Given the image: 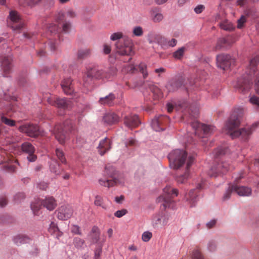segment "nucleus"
<instances>
[{"label": "nucleus", "instance_id": "nucleus-61", "mask_svg": "<svg viewBox=\"0 0 259 259\" xmlns=\"http://www.w3.org/2000/svg\"><path fill=\"white\" fill-rule=\"evenodd\" d=\"M37 187L41 190H46L48 187V184L44 182H41L37 184Z\"/></svg>", "mask_w": 259, "mask_h": 259}, {"label": "nucleus", "instance_id": "nucleus-44", "mask_svg": "<svg viewBox=\"0 0 259 259\" xmlns=\"http://www.w3.org/2000/svg\"><path fill=\"white\" fill-rule=\"evenodd\" d=\"M48 31L50 32L51 34H57V37H59V35L58 34L59 32L58 26L56 24H52L48 27Z\"/></svg>", "mask_w": 259, "mask_h": 259}, {"label": "nucleus", "instance_id": "nucleus-34", "mask_svg": "<svg viewBox=\"0 0 259 259\" xmlns=\"http://www.w3.org/2000/svg\"><path fill=\"white\" fill-rule=\"evenodd\" d=\"M0 122L11 127L15 126L16 124L15 120L9 118L4 114L1 115Z\"/></svg>", "mask_w": 259, "mask_h": 259}, {"label": "nucleus", "instance_id": "nucleus-32", "mask_svg": "<svg viewBox=\"0 0 259 259\" xmlns=\"http://www.w3.org/2000/svg\"><path fill=\"white\" fill-rule=\"evenodd\" d=\"M49 231L51 234H56V237L58 238L60 237L62 233L59 230L57 224L53 222H52L50 224L49 228Z\"/></svg>", "mask_w": 259, "mask_h": 259}, {"label": "nucleus", "instance_id": "nucleus-26", "mask_svg": "<svg viewBox=\"0 0 259 259\" xmlns=\"http://www.w3.org/2000/svg\"><path fill=\"white\" fill-rule=\"evenodd\" d=\"M13 156L9 153L0 148V164L3 163L10 162L11 163H16L19 165L17 160L12 159L11 157Z\"/></svg>", "mask_w": 259, "mask_h": 259}, {"label": "nucleus", "instance_id": "nucleus-30", "mask_svg": "<svg viewBox=\"0 0 259 259\" xmlns=\"http://www.w3.org/2000/svg\"><path fill=\"white\" fill-rule=\"evenodd\" d=\"M22 152L27 154H30L35 152L34 147L29 142H25L21 145Z\"/></svg>", "mask_w": 259, "mask_h": 259}, {"label": "nucleus", "instance_id": "nucleus-13", "mask_svg": "<svg viewBox=\"0 0 259 259\" xmlns=\"http://www.w3.org/2000/svg\"><path fill=\"white\" fill-rule=\"evenodd\" d=\"M169 215L163 212L154 214L151 221V224L155 229H160L166 226L169 221Z\"/></svg>", "mask_w": 259, "mask_h": 259}, {"label": "nucleus", "instance_id": "nucleus-38", "mask_svg": "<svg viewBox=\"0 0 259 259\" xmlns=\"http://www.w3.org/2000/svg\"><path fill=\"white\" fill-rule=\"evenodd\" d=\"M233 185H230L227 189H226L225 193L224 194L223 199L224 201L229 200L230 198L231 195L233 193H234V190L232 189Z\"/></svg>", "mask_w": 259, "mask_h": 259}, {"label": "nucleus", "instance_id": "nucleus-36", "mask_svg": "<svg viewBox=\"0 0 259 259\" xmlns=\"http://www.w3.org/2000/svg\"><path fill=\"white\" fill-rule=\"evenodd\" d=\"M186 48L182 47L178 49L177 51L172 53V57L176 59L180 60L184 56Z\"/></svg>", "mask_w": 259, "mask_h": 259}, {"label": "nucleus", "instance_id": "nucleus-48", "mask_svg": "<svg viewBox=\"0 0 259 259\" xmlns=\"http://www.w3.org/2000/svg\"><path fill=\"white\" fill-rule=\"evenodd\" d=\"M123 70L125 72L133 73L137 70V68L133 64H128L125 65Z\"/></svg>", "mask_w": 259, "mask_h": 259}, {"label": "nucleus", "instance_id": "nucleus-54", "mask_svg": "<svg viewBox=\"0 0 259 259\" xmlns=\"http://www.w3.org/2000/svg\"><path fill=\"white\" fill-rule=\"evenodd\" d=\"M71 28V24L69 22H65L62 26V31L65 33H69Z\"/></svg>", "mask_w": 259, "mask_h": 259}, {"label": "nucleus", "instance_id": "nucleus-22", "mask_svg": "<svg viewBox=\"0 0 259 259\" xmlns=\"http://www.w3.org/2000/svg\"><path fill=\"white\" fill-rule=\"evenodd\" d=\"M13 241L17 246L29 243L32 240L31 238L25 234H18L13 237Z\"/></svg>", "mask_w": 259, "mask_h": 259}, {"label": "nucleus", "instance_id": "nucleus-25", "mask_svg": "<svg viewBox=\"0 0 259 259\" xmlns=\"http://www.w3.org/2000/svg\"><path fill=\"white\" fill-rule=\"evenodd\" d=\"M111 142L106 137L100 141L98 146V152L101 155H103L111 149Z\"/></svg>", "mask_w": 259, "mask_h": 259}, {"label": "nucleus", "instance_id": "nucleus-64", "mask_svg": "<svg viewBox=\"0 0 259 259\" xmlns=\"http://www.w3.org/2000/svg\"><path fill=\"white\" fill-rule=\"evenodd\" d=\"M102 252V247L101 246H98L95 250V256L96 258L100 257Z\"/></svg>", "mask_w": 259, "mask_h": 259}, {"label": "nucleus", "instance_id": "nucleus-23", "mask_svg": "<svg viewBox=\"0 0 259 259\" xmlns=\"http://www.w3.org/2000/svg\"><path fill=\"white\" fill-rule=\"evenodd\" d=\"M64 93L66 95H72L74 93L72 80L70 77L64 78L61 83Z\"/></svg>", "mask_w": 259, "mask_h": 259}, {"label": "nucleus", "instance_id": "nucleus-39", "mask_svg": "<svg viewBox=\"0 0 259 259\" xmlns=\"http://www.w3.org/2000/svg\"><path fill=\"white\" fill-rule=\"evenodd\" d=\"M90 50L89 49H81L78 51L77 56L79 59H83L90 55Z\"/></svg>", "mask_w": 259, "mask_h": 259}, {"label": "nucleus", "instance_id": "nucleus-8", "mask_svg": "<svg viewBox=\"0 0 259 259\" xmlns=\"http://www.w3.org/2000/svg\"><path fill=\"white\" fill-rule=\"evenodd\" d=\"M178 190L177 189L172 188L169 186H166L163 189L162 195L157 199V202H162L161 209H165L166 208L174 209L173 206L174 201L172 198L174 196H177Z\"/></svg>", "mask_w": 259, "mask_h": 259}, {"label": "nucleus", "instance_id": "nucleus-29", "mask_svg": "<svg viewBox=\"0 0 259 259\" xmlns=\"http://www.w3.org/2000/svg\"><path fill=\"white\" fill-rule=\"evenodd\" d=\"M163 118V117L162 116H160L159 117H155L152 120L151 126L153 130L156 132H160L164 130L163 127H160V124L162 121Z\"/></svg>", "mask_w": 259, "mask_h": 259}, {"label": "nucleus", "instance_id": "nucleus-1", "mask_svg": "<svg viewBox=\"0 0 259 259\" xmlns=\"http://www.w3.org/2000/svg\"><path fill=\"white\" fill-rule=\"evenodd\" d=\"M170 166L175 169L185 170L183 174L176 177L179 184H184L190 177V167L194 163V154H188L185 150L177 149L173 150L168 155Z\"/></svg>", "mask_w": 259, "mask_h": 259}, {"label": "nucleus", "instance_id": "nucleus-7", "mask_svg": "<svg viewBox=\"0 0 259 259\" xmlns=\"http://www.w3.org/2000/svg\"><path fill=\"white\" fill-rule=\"evenodd\" d=\"M117 69L113 66L102 68L94 65L88 69L87 76L96 79H109L116 74Z\"/></svg>", "mask_w": 259, "mask_h": 259}, {"label": "nucleus", "instance_id": "nucleus-28", "mask_svg": "<svg viewBox=\"0 0 259 259\" xmlns=\"http://www.w3.org/2000/svg\"><path fill=\"white\" fill-rule=\"evenodd\" d=\"M103 121L108 125L115 124L119 121V117L114 112H108L104 114Z\"/></svg>", "mask_w": 259, "mask_h": 259}, {"label": "nucleus", "instance_id": "nucleus-21", "mask_svg": "<svg viewBox=\"0 0 259 259\" xmlns=\"http://www.w3.org/2000/svg\"><path fill=\"white\" fill-rule=\"evenodd\" d=\"M52 104L60 109V111H61L62 110L69 109L72 106L71 101L67 100L66 98H58Z\"/></svg>", "mask_w": 259, "mask_h": 259}, {"label": "nucleus", "instance_id": "nucleus-20", "mask_svg": "<svg viewBox=\"0 0 259 259\" xmlns=\"http://www.w3.org/2000/svg\"><path fill=\"white\" fill-rule=\"evenodd\" d=\"M12 59L10 55L2 56L0 58V65L2 69L6 73L9 72L12 67Z\"/></svg>", "mask_w": 259, "mask_h": 259}, {"label": "nucleus", "instance_id": "nucleus-14", "mask_svg": "<svg viewBox=\"0 0 259 259\" xmlns=\"http://www.w3.org/2000/svg\"><path fill=\"white\" fill-rule=\"evenodd\" d=\"M9 19L10 22H9V25L11 26L13 30L19 32L23 27V23L21 21L19 15L17 12L14 11H10Z\"/></svg>", "mask_w": 259, "mask_h": 259}, {"label": "nucleus", "instance_id": "nucleus-18", "mask_svg": "<svg viewBox=\"0 0 259 259\" xmlns=\"http://www.w3.org/2000/svg\"><path fill=\"white\" fill-rule=\"evenodd\" d=\"M73 210L68 205L61 206L57 210V218L60 220H67L72 215Z\"/></svg>", "mask_w": 259, "mask_h": 259}, {"label": "nucleus", "instance_id": "nucleus-40", "mask_svg": "<svg viewBox=\"0 0 259 259\" xmlns=\"http://www.w3.org/2000/svg\"><path fill=\"white\" fill-rule=\"evenodd\" d=\"M41 1V0H24V2H19V3L20 5L24 7L26 6L33 7Z\"/></svg>", "mask_w": 259, "mask_h": 259}, {"label": "nucleus", "instance_id": "nucleus-53", "mask_svg": "<svg viewBox=\"0 0 259 259\" xmlns=\"http://www.w3.org/2000/svg\"><path fill=\"white\" fill-rule=\"evenodd\" d=\"M88 237L91 239L92 243H96L100 239V234H92V236L88 235Z\"/></svg>", "mask_w": 259, "mask_h": 259}, {"label": "nucleus", "instance_id": "nucleus-51", "mask_svg": "<svg viewBox=\"0 0 259 259\" xmlns=\"http://www.w3.org/2000/svg\"><path fill=\"white\" fill-rule=\"evenodd\" d=\"M249 102L252 105L255 106L256 107L259 108V98L253 95L249 98Z\"/></svg>", "mask_w": 259, "mask_h": 259}, {"label": "nucleus", "instance_id": "nucleus-3", "mask_svg": "<svg viewBox=\"0 0 259 259\" xmlns=\"http://www.w3.org/2000/svg\"><path fill=\"white\" fill-rule=\"evenodd\" d=\"M178 105L183 112L188 110L191 117L194 119L190 122L191 126L194 130L196 136L199 138L204 139L202 140V142L206 144L207 137L215 131V127L212 125L201 123L195 119L199 115V109L197 106L190 105L186 101L180 102Z\"/></svg>", "mask_w": 259, "mask_h": 259}, {"label": "nucleus", "instance_id": "nucleus-42", "mask_svg": "<svg viewBox=\"0 0 259 259\" xmlns=\"http://www.w3.org/2000/svg\"><path fill=\"white\" fill-rule=\"evenodd\" d=\"M138 68L139 69L140 71L142 73L143 77L144 78H146L148 76V73L147 71V65L145 63H140L138 65Z\"/></svg>", "mask_w": 259, "mask_h": 259}, {"label": "nucleus", "instance_id": "nucleus-11", "mask_svg": "<svg viewBox=\"0 0 259 259\" xmlns=\"http://www.w3.org/2000/svg\"><path fill=\"white\" fill-rule=\"evenodd\" d=\"M205 183V180L202 179H198L196 182V187L191 189L188 195L186 196L187 201H189L191 207L195 206L198 200V191L204 187Z\"/></svg>", "mask_w": 259, "mask_h": 259}, {"label": "nucleus", "instance_id": "nucleus-45", "mask_svg": "<svg viewBox=\"0 0 259 259\" xmlns=\"http://www.w3.org/2000/svg\"><path fill=\"white\" fill-rule=\"evenodd\" d=\"M25 198V195L24 193H18L14 195V201L16 203H19L23 200Z\"/></svg>", "mask_w": 259, "mask_h": 259}, {"label": "nucleus", "instance_id": "nucleus-43", "mask_svg": "<svg viewBox=\"0 0 259 259\" xmlns=\"http://www.w3.org/2000/svg\"><path fill=\"white\" fill-rule=\"evenodd\" d=\"M163 45H167L169 47H174L177 45V40L175 38H172L171 40H167L166 39L163 38L161 39Z\"/></svg>", "mask_w": 259, "mask_h": 259}, {"label": "nucleus", "instance_id": "nucleus-47", "mask_svg": "<svg viewBox=\"0 0 259 259\" xmlns=\"http://www.w3.org/2000/svg\"><path fill=\"white\" fill-rule=\"evenodd\" d=\"M133 33L136 36H141L143 34V30L141 26H137L133 28Z\"/></svg>", "mask_w": 259, "mask_h": 259}, {"label": "nucleus", "instance_id": "nucleus-10", "mask_svg": "<svg viewBox=\"0 0 259 259\" xmlns=\"http://www.w3.org/2000/svg\"><path fill=\"white\" fill-rule=\"evenodd\" d=\"M43 205L48 210L51 211L55 209L57 206V203L55 199L52 196H48L45 199H37L30 204L31 210L35 215H37V211Z\"/></svg>", "mask_w": 259, "mask_h": 259}, {"label": "nucleus", "instance_id": "nucleus-62", "mask_svg": "<svg viewBox=\"0 0 259 259\" xmlns=\"http://www.w3.org/2000/svg\"><path fill=\"white\" fill-rule=\"evenodd\" d=\"M37 159V156L34 154V153H32L30 154H28L27 157V159L29 162H32L36 161Z\"/></svg>", "mask_w": 259, "mask_h": 259}, {"label": "nucleus", "instance_id": "nucleus-27", "mask_svg": "<svg viewBox=\"0 0 259 259\" xmlns=\"http://www.w3.org/2000/svg\"><path fill=\"white\" fill-rule=\"evenodd\" d=\"M116 97L115 94L110 93L104 97L100 98L98 102L101 105L112 106L115 104Z\"/></svg>", "mask_w": 259, "mask_h": 259}, {"label": "nucleus", "instance_id": "nucleus-9", "mask_svg": "<svg viewBox=\"0 0 259 259\" xmlns=\"http://www.w3.org/2000/svg\"><path fill=\"white\" fill-rule=\"evenodd\" d=\"M73 129L70 120H66L63 124H57L52 131L56 140L61 144H64L69 138V134Z\"/></svg>", "mask_w": 259, "mask_h": 259}, {"label": "nucleus", "instance_id": "nucleus-24", "mask_svg": "<svg viewBox=\"0 0 259 259\" xmlns=\"http://www.w3.org/2000/svg\"><path fill=\"white\" fill-rule=\"evenodd\" d=\"M232 189L234 190V193L240 196H249L252 193L251 189L247 186L233 185Z\"/></svg>", "mask_w": 259, "mask_h": 259}, {"label": "nucleus", "instance_id": "nucleus-2", "mask_svg": "<svg viewBox=\"0 0 259 259\" xmlns=\"http://www.w3.org/2000/svg\"><path fill=\"white\" fill-rule=\"evenodd\" d=\"M258 62L259 56H256L251 59L245 73L234 82V88L240 93L243 94L247 93L252 87L253 78L255 77V89L259 95V70L256 69V66Z\"/></svg>", "mask_w": 259, "mask_h": 259}, {"label": "nucleus", "instance_id": "nucleus-58", "mask_svg": "<svg viewBox=\"0 0 259 259\" xmlns=\"http://www.w3.org/2000/svg\"><path fill=\"white\" fill-rule=\"evenodd\" d=\"M126 213V210L125 209H121L116 211L114 215L117 218H121L122 216L124 215Z\"/></svg>", "mask_w": 259, "mask_h": 259}, {"label": "nucleus", "instance_id": "nucleus-60", "mask_svg": "<svg viewBox=\"0 0 259 259\" xmlns=\"http://www.w3.org/2000/svg\"><path fill=\"white\" fill-rule=\"evenodd\" d=\"M71 231L72 233L76 234H81V232L80 231V227L77 225H73L71 228Z\"/></svg>", "mask_w": 259, "mask_h": 259}, {"label": "nucleus", "instance_id": "nucleus-55", "mask_svg": "<svg viewBox=\"0 0 259 259\" xmlns=\"http://www.w3.org/2000/svg\"><path fill=\"white\" fill-rule=\"evenodd\" d=\"M192 258L193 259H204L203 257L200 253V252L197 250H194L193 252L192 255Z\"/></svg>", "mask_w": 259, "mask_h": 259}, {"label": "nucleus", "instance_id": "nucleus-17", "mask_svg": "<svg viewBox=\"0 0 259 259\" xmlns=\"http://www.w3.org/2000/svg\"><path fill=\"white\" fill-rule=\"evenodd\" d=\"M184 87V81L183 79L172 78L165 85V88L168 92H174L179 89H183Z\"/></svg>", "mask_w": 259, "mask_h": 259}, {"label": "nucleus", "instance_id": "nucleus-5", "mask_svg": "<svg viewBox=\"0 0 259 259\" xmlns=\"http://www.w3.org/2000/svg\"><path fill=\"white\" fill-rule=\"evenodd\" d=\"M228 152V149L226 146L219 147L213 151L212 154L215 158V161L208 171L209 177H216L218 175L224 174L232 168V166L229 162L218 159L225 155Z\"/></svg>", "mask_w": 259, "mask_h": 259}, {"label": "nucleus", "instance_id": "nucleus-37", "mask_svg": "<svg viewBox=\"0 0 259 259\" xmlns=\"http://www.w3.org/2000/svg\"><path fill=\"white\" fill-rule=\"evenodd\" d=\"M59 165L56 160H52L50 165V170L58 175H59Z\"/></svg>", "mask_w": 259, "mask_h": 259}, {"label": "nucleus", "instance_id": "nucleus-57", "mask_svg": "<svg viewBox=\"0 0 259 259\" xmlns=\"http://www.w3.org/2000/svg\"><path fill=\"white\" fill-rule=\"evenodd\" d=\"M217 223V220L213 219L206 223V226L207 228H211L215 226Z\"/></svg>", "mask_w": 259, "mask_h": 259}, {"label": "nucleus", "instance_id": "nucleus-59", "mask_svg": "<svg viewBox=\"0 0 259 259\" xmlns=\"http://www.w3.org/2000/svg\"><path fill=\"white\" fill-rule=\"evenodd\" d=\"M205 9L203 5H199L194 8V11L196 14H200Z\"/></svg>", "mask_w": 259, "mask_h": 259}, {"label": "nucleus", "instance_id": "nucleus-52", "mask_svg": "<svg viewBox=\"0 0 259 259\" xmlns=\"http://www.w3.org/2000/svg\"><path fill=\"white\" fill-rule=\"evenodd\" d=\"M58 44V41L56 40H53L52 39H49L48 45L51 51L54 52L56 50Z\"/></svg>", "mask_w": 259, "mask_h": 259}, {"label": "nucleus", "instance_id": "nucleus-50", "mask_svg": "<svg viewBox=\"0 0 259 259\" xmlns=\"http://www.w3.org/2000/svg\"><path fill=\"white\" fill-rule=\"evenodd\" d=\"M94 203L96 206H101L103 208H106L105 206L103 204V199L100 196L97 195L95 197Z\"/></svg>", "mask_w": 259, "mask_h": 259}, {"label": "nucleus", "instance_id": "nucleus-4", "mask_svg": "<svg viewBox=\"0 0 259 259\" xmlns=\"http://www.w3.org/2000/svg\"><path fill=\"white\" fill-rule=\"evenodd\" d=\"M241 114L234 111L226 124V133L232 139L240 138L242 140H247L253 132V126H246L238 129L241 123Z\"/></svg>", "mask_w": 259, "mask_h": 259}, {"label": "nucleus", "instance_id": "nucleus-46", "mask_svg": "<svg viewBox=\"0 0 259 259\" xmlns=\"http://www.w3.org/2000/svg\"><path fill=\"white\" fill-rule=\"evenodd\" d=\"M56 155L62 163H66V159L64 157V153L62 150L59 148H57L56 149Z\"/></svg>", "mask_w": 259, "mask_h": 259}, {"label": "nucleus", "instance_id": "nucleus-15", "mask_svg": "<svg viewBox=\"0 0 259 259\" xmlns=\"http://www.w3.org/2000/svg\"><path fill=\"white\" fill-rule=\"evenodd\" d=\"M21 132L26 133L28 136L31 137H37L41 134L39 126L36 124H26L19 127Z\"/></svg>", "mask_w": 259, "mask_h": 259}, {"label": "nucleus", "instance_id": "nucleus-56", "mask_svg": "<svg viewBox=\"0 0 259 259\" xmlns=\"http://www.w3.org/2000/svg\"><path fill=\"white\" fill-rule=\"evenodd\" d=\"M163 19V16L161 13H156L154 14L153 19L154 22H160Z\"/></svg>", "mask_w": 259, "mask_h": 259}, {"label": "nucleus", "instance_id": "nucleus-19", "mask_svg": "<svg viewBox=\"0 0 259 259\" xmlns=\"http://www.w3.org/2000/svg\"><path fill=\"white\" fill-rule=\"evenodd\" d=\"M124 123L128 128H132L138 126L141 121L137 114L129 115L124 117Z\"/></svg>", "mask_w": 259, "mask_h": 259}, {"label": "nucleus", "instance_id": "nucleus-63", "mask_svg": "<svg viewBox=\"0 0 259 259\" xmlns=\"http://www.w3.org/2000/svg\"><path fill=\"white\" fill-rule=\"evenodd\" d=\"M245 22V18L243 16H241V18L238 20L237 27L239 28H241L243 25V24Z\"/></svg>", "mask_w": 259, "mask_h": 259}, {"label": "nucleus", "instance_id": "nucleus-16", "mask_svg": "<svg viewBox=\"0 0 259 259\" xmlns=\"http://www.w3.org/2000/svg\"><path fill=\"white\" fill-rule=\"evenodd\" d=\"M217 64L218 67L226 70L229 68L234 61L228 54H220L217 56Z\"/></svg>", "mask_w": 259, "mask_h": 259}, {"label": "nucleus", "instance_id": "nucleus-6", "mask_svg": "<svg viewBox=\"0 0 259 259\" xmlns=\"http://www.w3.org/2000/svg\"><path fill=\"white\" fill-rule=\"evenodd\" d=\"M112 41L118 40L115 44L116 53L121 56H132L134 52L132 49V40L128 37L123 35L120 32L113 33L110 36Z\"/></svg>", "mask_w": 259, "mask_h": 259}, {"label": "nucleus", "instance_id": "nucleus-35", "mask_svg": "<svg viewBox=\"0 0 259 259\" xmlns=\"http://www.w3.org/2000/svg\"><path fill=\"white\" fill-rule=\"evenodd\" d=\"M220 27L227 31H231L234 28L233 24L227 20H225L221 22L220 24Z\"/></svg>", "mask_w": 259, "mask_h": 259}, {"label": "nucleus", "instance_id": "nucleus-12", "mask_svg": "<svg viewBox=\"0 0 259 259\" xmlns=\"http://www.w3.org/2000/svg\"><path fill=\"white\" fill-rule=\"evenodd\" d=\"M116 171L115 167L110 164L106 165L104 170V174L106 175L109 177L113 178L112 180H109L107 179H101L99 180V184L103 186L110 188L113 186L114 184L118 183V180L115 179L114 176L116 174Z\"/></svg>", "mask_w": 259, "mask_h": 259}, {"label": "nucleus", "instance_id": "nucleus-41", "mask_svg": "<svg viewBox=\"0 0 259 259\" xmlns=\"http://www.w3.org/2000/svg\"><path fill=\"white\" fill-rule=\"evenodd\" d=\"M207 249L208 251L213 252L217 250V244L213 240H209L207 245Z\"/></svg>", "mask_w": 259, "mask_h": 259}, {"label": "nucleus", "instance_id": "nucleus-31", "mask_svg": "<svg viewBox=\"0 0 259 259\" xmlns=\"http://www.w3.org/2000/svg\"><path fill=\"white\" fill-rule=\"evenodd\" d=\"M230 45V43L228 39L225 38H220L217 44L215 47V50H221L222 49H227Z\"/></svg>", "mask_w": 259, "mask_h": 259}, {"label": "nucleus", "instance_id": "nucleus-49", "mask_svg": "<svg viewBox=\"0 0 259 259\" xmlns=\"http://www.w3.org/2000/svg\"><path fill=\"white\" fill-rule=\"evenodd\" d=\"M152 236V233L147 231L143 233L142 235V238L143 241L148 242L151 238Z\"/></svg>", "mask_w": 259, "mask_h": 259}, {"label": "nucleus", "instance_id": "nucleus-33", "mask_svg": "<svg viewBox=\"0 0 259 259\" xmlns=\"http://www.w3.org/2000/svg\"><path fill=\"white\" fill-rule=\"evenodd\" d=\"M73 243L74 246L78 249H82L86 247L84 241L79 237H75Z\"/></svg>", "mask_w": 259, "mask_h": 259}]
</instances>
